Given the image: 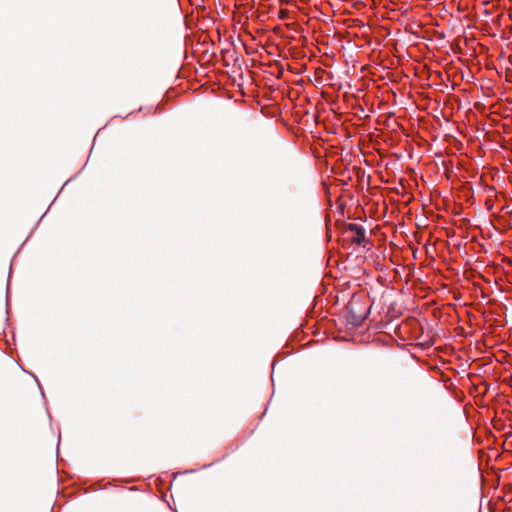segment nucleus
I'll return each mask as SVG.
<instances>
[{
	"label": "nucleus",
	"mask_w": 512,
	"mask_h": 512,
	"mask_svg": "<svg viewBox=\"0 0 512 512\" xmlns=\"http://www.w3.org/2000/svg\"><path fill=\"white\" fill-rule=\"evenodd\" d=\"M134 18L138 23L143 22L151 10V0H133Z\"/></svg>",
	"instance_id": "2"
},
{
	"label": "nucleus",
	"mask_w": 512,
	"mask_h": 512,
	"mask_svg": "<svg viewBox=\"0 0 512 512\" xmlns=\"http://www.w3.org/2000/svg\"><path fill=\"white\" fill-rule=\"evenodd\" d=\"M351 320L354 323L362 322L369 314V306L362 304L360 297L353 296L347 306Z\"/></svg>",
	"instance_id": "1"
},
{
	"label": "nucleus",
	"mask_w": 512,
	"mask_h": 512,
	"mask_svg": "<svg viewBox=\"0 0 512 512\" xmlns=\"http://www.w3.org/2000/svg\"><path fill=\"white\" fill-rule=\"evenodd\" d=\"M349 230L354 232L353 241L357 244H361L365 240L364 229L357 224H350Z\"/></svg>",
	"instance_id": "3"
}]
</instances>
